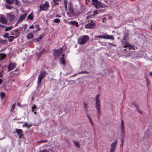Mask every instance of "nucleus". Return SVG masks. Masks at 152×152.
<instances>
[{
    "label": "nucleus",
    "mask_w": 152,
    "mask_h": 152,
    "mask_svg": "<svg viewBox=\"0 0 152 152\" xmlns=\"http://www.w3.org/2000/svg\"><path fill=\"white\" fill-rule=\"evenodd\" d=\"M89 121L91 123V124L93 125V123L91 120V118L89 119Z\"/></svg>",
    "instance_id": "obj_41"
},
{
    "label": "nucleus",
    "mask_w": 152,
    "mask_h": 152,
    "mask_svg": "<svg viewBox=\"0 0 152 152\" xmlns=\"http://www.w3.org/2000/svg\"><path fill=\"white\" fill-rule=\"evenodd\" d=\"M87 117H88V119L89 118H91L90 116L88 114H87Z\"/></svg>",
    "instance_id": "obj_50"
},
{
    "label": "nucleus",
    "mask_w": 152,
    "mask_h": 152,
    "mask_svg": "<svg viewBox=\"0 0 152 152\" xmlns=\"http://www.w3.org/2000/svg\"><path fill=\"white\" fill-rule=\"evenodd\" d=\"M45 73V72L44 71L41 72L40 74L38 77L37 80V83L39 85L41 84L42 79L44 77Z\"/></svg>",
    "instance_id": "obj_5"
},
{
    "label": "nucleus",
    "mask_w": 152,
    "mask_h": 152,
    "mask_svg": "<svg viewBox=\"0 0 152 152\" xmlns=\"http://www.w3.org/2000/svg\"><path fill=\"white\" fill-rule=\"evenodd\" d=\"M53 22L54 23H59L60 22V20L56 18L53 20Z\"/></svg>",
    "instance_id": "obj_30"
},
{
    "label": "nucleus",
    "mask_w": 152,
    "mask_h": 152,
    "mask_svg": "<svg viewBox=\"0 0 152 152\" xmlns=\"http://www.w3.org/2000/svg\"><path fill=\"white\" fill-rule=\"evenodd\" d=\"M74 142L77 147L78 148L80 147L79 145L78 142L76 141H74Z\"/></svg>",
    "instance_id": "obj_33"
},
{
    "label": "nucleus",
    "mask_w": 152,
    "mask_h": 152,
    "mask_svg": "<svg viewBox=\"0 0 152 152\" xmlns=\"http://www.w3.org/2000/svg\"><path fill=\"white\" fill-rule=\"evenodd\" d=\"M2 75L1 73V72H0V77H2Z\"/></svg>",
    "instance_id": "obj_57"
},
{
    "label": "nucleus",
    "mask_w": 152,
    "mask_h": 152,
    "mask_svg": "<svg viewBox=\"0 0 152 152\" xmlns=\"http://www.w3.org/2000/svg\"><path fill=\"white\" fill-rule=\"evenodd\" d=\"M98 1L96 2L92 3V4L95 7L97 8H98Z\"/></svg>",
    "instance_id": "obj_31"
},
{
    "label": "nucleus",
    "mask_w": 152,
    "mask_h": 152,
    "mask_svg": "<svg viewBox=\"0 0 152 152\" xmlns=\"http://www.w3.org/2000/svg\"><path fill=\"white\" fill-rule=\"evenodd\" d=\"M32 99H33V97H32Z\"/></svg>",
    "instance_id": "obj_62"
},
{
    "label": "nucleus",
    "mask_w": 152,
    "mask_h": 152,
    "mask_svg": "<svg viewBox=\"0 0 152 152\" xmlns=\"http://www.w3.org/2000/svg\"><path fill=\"white\" fill-rule=\"evenodd\" d=\"M37 108L35 105L34 104L33 106L32 107V111L33 112H34V109H36Z\"/></svg>",
    "instance_id": "obj_37"
},
{
    "label": "nucleus",
    "mask_w": 152,
    "mask_h": 152,
    "mask_svg": "<svg viewBox=\"0 0 152 152\" xmlns=\"http://www.w3.org/2000/svg\"><path fill=\"white\" fill-rule=\"evenodd\" d=\"M0 95L1 99H2L5 97V94L4 93L2 92L0 93Z\"/></svg>",
    "instance_id": "obj_27"
},
{
    "label": "nucleus",
    "mask_w": 152,
    "mask_h": 152,
    "mask_svg": "<svg viewBox=\"0 0 152 152\" xmlns=\"http://www.w3.org/2000/svg\"><path fill=\"white\" fill-rule=\"evenodd\" d=\"M56 17L57 18H60V17L61 16L59 15H57Z\"/></svg>",
    "instance_id": "obj_49"
},
{
    "label": "nucleus",
    "mask_w": 152,
    "mask_h": 152,
    "mask_svg": "<svg viewBox=\"0 0 152 152\" xmlns=\"http://www.w3.org/2000/svg\"><path fill=\"white\" fill-rule=\"evenodd\" d=\"M64 54H63L61 58L60 59V61L62 64H63L65 65V63L64 61Z\"/></svg>",
    "instance_id": "obj_21"
},
{
    "label": "nucleus",
    "mask_w": 152,
    "mask_h": 152,
    "mask_svg": "<svg viewBox=\"0 0 152 152\" xmlns=\"http://www.w3.org/2000/svg\"><path fill=\"white\" fill-rule=\"evenodd\" d=\"M124 142H121V146H123V145Z\"/></svg>",
    "instance_id": "obj_55"
},
{
    "label": "nucleus",
    "mask_w": 152,
    "mask_h": 152,
    "mask_svg": "<svg viewBox=\"0 0 152 152\" xmlns=\"http://www.w3.org/2000/svg\"><path fill=\"white\" fill-rule=\"evenodd\" d=\"M69 10L70 13L72 15H73L74 14V11L71 6V3H70V5L69 6Z\"/></svg>",
    "instance_id": "obj_16"
},
{
    "label": "nucleus",
    "mask_w": 152,
    "mask_h": 152,
    "mask_svg": "<svg viewBox=\"0 0 152 152\" xmlns=\"http://www.w3.org/2000/svg\"><path fill=\"white\" fill-rule=\"evenodd\" d=\"M44 52V51L42 50L40 52H37V59H39L40 58L41 56Z\"/></svg>",
    "instance_id": "obj_18"
},
{
    "label": "nucleus",
    "mask_w": 152,
    "mask_h": 152,
    "mask_svg": "<svg viewBox=\"0 0 152 152\" xmlns=\"http://www.w3.org/2000/svg\"><path fill=\"white\" fill-rule=\"evenodd\" d=\"M128 39V35H125L124 38V40H126V41H127Z\"/></svg>",
    "instance_id": "obj_32"
},
{
    "label": "nucleus",
    "mask_w": 152,
    "mask_h": 152,
    "mask_svg": "<svg viewBox=\"0 0 152 152\" xmlns=\"http://www.w3.org/2000/svg\"><path fill=\"white\" fill-rule=\"evenodd\" d=\"M99 95H97L95 97V106L96 108L97 111V114L99 115L100 114V101L99 99Z\"/></svg>",
    "instance_id": "obj_1"
},
{
    "label": "nucleus",
    "mask_w": 152,
    "mask_h": 152,
    "mask_svg": "<svg viewBox=\"0 0 152 152\" xmlns=\"http://www.w3.org/2000/svg\"><path fill=\"white\" fill-rule=\"evenodd\" d=\"M9 34L8 33H6L4 34V37L5 38H7L8 37Z\"/></svg>",
    "instance_id": "obj_38"
},
{
    "label": "nucleus",
    "mask_w": 152,
    "mask_h": 152,
    "mask_svg": "<svg viewBox=\"0 0 152 152\" xmlns=\"http://www.w3.org/2000/svg\"><path fill=\"white\" fill-rule=\"evenodd\" d=\"M87 117H88V119L89 118H91L90 116L88 114H87Z\"/></svg>",
    "instance_id": "obj_51"
},
{
    "label": "nucleus",
    "mask_w": 152,
    "mask_h": 152,
    "mask_svg": "<svg viewBox=\"0 0 152 152\" xmlns=\"http://www.w3.org/2000/svg\"><path fill=\"white\" fill-rule=\"evenodd\" d=\"M98 11H95L94 12L95 13H96V14H97L98 13Z\"/></svg>",
    "instance_id": "obj_54"
},
{
    "label": "nucleus",
    "mask_w": 152,
    "mask_h": 152,
    "mask_svg": "<svg viewBox=\"0 0 152 152\" xmlns=\"http://www.w3.org/2000/svg\"><path fill=\"white\" fill-rule=\"evenodd\" d=\"M88 73L86 71H82V72H81L79 73V74H80L81 73Z\"/></svg>",
    "instance_id": "obj_43"
},
{
    "label": "nucleus",
    "mask_w": 152,
    "mask_h": 152,
    "mask_svg": "<svg viewBox=\"0 0 152 152\" xmlns=\"http://www.w3.org/2000/svg\"><path fill=\"white\" fill-rule=\"evenodd\" d=\"M13 27V26H10L9 27H6L5 29V31H7L11 30L12 29Z\"/></svg>",
    "instance_id": "obj_24"
},
{
    "label": "nucleus",
    "mask_w": 152,
    "mask_h": 152,
    "mask_svg": "<svg viewBox=\"0 0 152 152\" xmlns=\"http://www.w3.org/2000/svg\"><path fill=\"white\" fill-rule=\"evenodd\" d=\"M125 48H126V47H128L129 48H130L131 47V45H129V43H127L126 45L124 46Z\"/></svg>",
    "instance_id": "obj_34"
},
{
    "label": "nucleus",
    "mask_w": 152,
    "mask_h": 152,
    "mask_svg": "<svg viewBox=\"0 0 152 152\" xmlns=\"http://www.w3.org/2000/svg\"><path fill=\"white\" fill-rule=\"evenodd\" d=\"M63 51V49L61 48L59 49L55 50L54 52V55L55 56H58L61 54Z\"/></svg>",
    "instance_id": "obj_11"
},
{
    "label": "nucleus",
    "mask_w": 152,
    "mask_h": 152,
    "mask_svg": "<svg viewBox=\"0 0 152 152\" xmlns=\"http://www.w3.org/2000/svg\"><path fill=\"white\" fill-rule=\"evenodd\" d=\"M121 132L122 134L123 135V137H124V123L123 121H122L121 122Z\"/></svg>",
    "instance_id": "obj_10"
},
{
    "label": "nucleus",
    "mask_w": 152,
    "mask_h": 152,
    "mask_svg": "<svg viewBox=\"0 0 152 152\" xmlns=\"http://www.w3.org/2000/svg\"><path fill=\"white\" fill-rule=\"evenodd\" d=\"M6 56V54L4 53H0V61L4 59Z\"/></svg>",
    "instance_id": "obj_20"
},
{
    "label": "nucleus",
    "mask_w": 152,
    "mask_h": 152,
    "mask_svg": "<svg viewBox=\"0 0 152 152\" xmlns=\"http://www.w3.org/2000/svg\"><path fill=\"white\" fill-rule=\"evenodd\" d=\"M42 37H40L38 38H37L36 39V41L37 42H38L42 39Z\"/></svg>",
    "instance_id": "obj_35"
},
{
    "label": "nucleus",
    "mask_w": 152,
    "mask_h": 152,
    "mask_svg": "<svg viewBox=\"0 0 152 152\" xmlns=\"http://www.w3.org/2000/svg\"><path fill=\"white\" fill-rule=\"evenodd\" d=\"M98 8H104L105 7V5L103 3L98 1Z\"/></svg>",
    "instance_id": "obj_15"
},
{
    "label": "nucleus",
    "mask_w": 152,
    "mask_h": 152,
    "mask_svg": "<svg viewBox=\"0 0 152 152\" xmlns=\"http://www.w3.org/2000/svg\"><path fill=\"white\" fill-rule=\"evenodd\" d=\"M15 131L17 135L20 138L23 135V133L22 132V130L21 129H16Z\"/></svg>",
    "instance_id": "obj_12"
},
{
    "label": "nucleus",
    "mask_w": 152,
    "mask_h": 152,
    "mask_svg": "<svg viewBox=\"0 0 152 152\" xmlns=\"http://www.w3.org/2000/svg\"><path fill=\"white\" fill-rule=\"evenodd\" d=\"M99 38H103L106 39H110L112 40H114V37L112 35H106L103 36H96L94 37V39L97 40Z\"/></svg>",
    "instance_id": "obj_3"
},
{
    "label": "nucleus",
    "mask_w": 152,
    "mask_h": 152,
    "mask_svg": "<svg viewBox=\"0 0 152 152\" xmlns=\"http://www.w3.org/2000/svg\"><path fill=\"white\" fill-rule=\"evenodd\" d=\"M67 14H68V15H69V13H68Z\"/></svg>",
    "instance_id": "obj_61"
},
{
    "label": "nucleus",
    "mask_w": 152,
    "mask_h": 152,
    "mask_svg": "<svg viewBox=\"0 0 152 152\" xmlns=\"http://www.w3.org/2000/svg\"><path fill=\"white\" fill-rule=\"evenodd\" d=\"M106 20V18H103L102 20V22H104L105 21V20Z\"/></svg>",
    "instance_id": "obj_46"
},
{
    "label": "nucleus",
    "mask_w": 152,
    "mask_h": 152,
    "mask_svg": "<svg viewBox=\"0 0 152 152\" xmlns=\"http://www.w3.org/2000/svg\"><path fill=\"white\" fill-rule=\"evenodd\" d=\"M3 82V80L2 79H0V85Z\"/></svg>",
    "instance_id": "obj_48"
},
{
    "label": "nucleus",
    "mask_w": 152,
    "mask_h": 152,
    "mask_svg": "<svg viewBox=\"0 0 152 152\" xmlns=\"http://www.w3.org/2000/svg\"><path fill=\"white\" fill-rule=\"evenodd\" d=\"M26 14H24L21 15L18 21V22L20 23L22 21L23 19L26 17Z\"/></svg>",
    "instance_id": "obj_13"
},
{
    "label": "nucleus",
    "mask_w": 152,
    "mask_h": 152,
    "mask_svg": "<svg viewBox=\"0 0 152 152\" xmlns=\"http://www.w3.org/2000/svg\"><path fill=\"white\" fill-rule=\"evenodd\" d=\"M117 142V141L115 140L113 143L111 144L110 152H114V151L116 147Z\"/></svg>",
    "instance_id": "obj_6"
},
{
    "label": "nucleus",
    "mask_w": 152,
    "mask_h": 152,
    "mask_svg": "<svg viewBox=\"0 0 152 152\" xmlns=\"http://www.w3.org/2000/svg\"><path fill=\"white\" fill-rule=\"evenodd\" d=\"M49 7L48 3L47 2H45V3L40 5L39 6V9L41 11L47 10Z\"/></svg>",
    "instance_id": "obj_4"
},
{
    "label": "nucleus",
    "mask_w": 152,
    "mask_h": 152,
    "mask_svg": "<svg viewBox=\"0 0 152 152\" xmlns=\"http://www.w3.org/2000/svg\"><path fill=\"white\" fill-rule=\"evenodd\" d=\"M0 20L1 23L4 24H6L7 22V19L4 17H1Z\"/></svg>",
    "instance_id": "obj_14"
},
{
    "label": "nucleus",
    "mask_w": 152,
    "mask_h": 152,
    "mask_svg": "<svg viewBox=\"0 0 152 152\" xmlns=\"http://www.w3.org/2000/svg\"><path fill=\"white\" fill-rule=\"evenodd\" d=\"M42 152H49V151L46 149H44L42 151Z\"/></svg>",
    "instance_id": "obj_42"
},
{
    "label": "nucleus",
    "mask_w": 152,
    "mask_h": 152,
    "mask_svg": "<svg viewBox=\"0 0 152 152\" xmlns=\"http://www.w3.org/2000/svg\"><path fill=\"white\" fill-rule=\"evenodd\" d=\"M95 26L96 23H95L91 24L89 23L85 25V28H86L93 29Z\"/></svg>",
    "instance_id": "obj_8"
},
{
    "label": "nucleus",
    "mask_w": 152,
    "mask_h": 152,
    "mask_svg": "<svg viewBox=\"0 0 152 152\" xmlns=\"http://www.w3.org/2000/svg\"><path fill=\"white\" fill-rule=\"evenodd\" d=\"M34 114H37V113L36 112H34Z\"/></svg>",
    "instance_id": "obj_58"
},
{
    "label": "nucleus",
    "mask_w": 152,
    "mask_h": 152,
    "mask_svg": "<svg viewBox=\"0 0 152 152\" xmlns=\"http://www.w3.org/2000/svg\"><path fill=\"white\" fill-rule=\"evenodd\" d=\"M7 18L10 20H13L15 19V16L12 13H8L7 15Z\"/></svg>",
    "instance_id": "obj_7"
},
{
    "label": "nucleus",
    "mask_w": 152,
    "mask_h": 152,
    "mask_svg": "<svg viewBox=\"0 0 152 152\" xmlns=\"http://www.w3.org/2000/svg\"><path fill=\"white\" fill-rule=\"evenodd\" d=\"M92 1L93 2V3L94 2H96L97 1H98L97 0H92Z\"/></svg>",
    "instance_id": "obj_47"
},
{
    "label": "nucleus",
    "mask_w": 152,
    "mask_h": 152,
    "mask_svg": "<svg viewBox=\"0 0 152 152\" xmlns=\"http://www.w3.org/2000/svg\"><path fill=\"white\" fill-rule=\"evenodd\" d=\"M32 126L31 124H28L26 123L24 124H23V127H26L27 128L30 127Z\"/></svg>",
    "instance_id": "obj_22"
},
{
    "label": "nucleus",
    "mask_w": 152,
    "mask_h": 152,
    "mask_svg": "<svg viewBox=\"0 0 152 152\" xmlns=\"http://www.w3.org/2000/svg\"><path fill=\"white\" fill-rule=\"evenodd\" d=\"M0 42L2 43H4L5 42V41L2 40V39H0Z\"/></svg>",
    "instance_id": "obj_39"
},
{
    "label": "nucleus",
    "mask_w": 152,
    "mask_h": 152,
    "mask_svg": "<svg viewBox=\"0 0 152 152\" xmlns=\"http://www.w3.org/2000/svg\"><path fill=\"white\" fill-rule=\"evenodd\" d=\"M64 6L65 10H66L67 9V1L66 0H64Z\"/></svg>",
    "instance_id": "obj_23"
},
{
    "label": "nucleus",
    "mask_w": 152,
    "mask_h": 152,
    "mask_svg": "<svg viewBox=\"0 0 152 152\" xmlns=\"http://www.w3.org/2000/svg\"><path fill=\"white\" fill-rule=\"evenodd\" d=\"M69 24L71 25H73L77 27L78 26V23L75 21H72L69 22Z\"/></svg>",
    "instance_id": "obj_17"
},
{
    "label": "nucleus",
    "mask_w": 152,
    "mask_h": 152,
    "mask_svg": "<svg viewBox=\"0 0 152 152\" xmlns=\"http://www.w3.org/2000/svg\"><path fill=\"white\" fill-rule=\"evenodd\" d=\"M84 107L85 109H86V104L85 103H84Z\"/></svg>",
    "instance_id": "obj_53"
},
{
    "label": "nucleus",
    "mask_w": 152,
    "mask_h": 152,
    "mask_svg": "<svg viewBox=\"0 0 152 152\" xmlns=\"http://www.w3.org/2000/svg\"><path fill=\"white\" fill-rule=\"evenodd\" d=\"M61 0H53V1L55 4L58 5V2L60 1Z\"/></svg>",
    "instance_id": "obj_28"
},
{
    "label": "nucleus",
    "mask_w": 152,
    "mask_h": 152,
    "mask_svg": "<svg viewBox=\"0 0 152 152\" xmlns=\"http://www.w3.org/2000/svg\"><path fill=\"white\" fill-rule=\"evenodd\" d=\"M29 28L30 29H33L34 28V26L33 25L31 26Z\"/></svg>",
    "instance_id": "obj_45"
},
{
    "label": "nucleus",
    "mask_w": 152,
    "mask_h": 152,
    "mask_svg": "<svg viewBox=\"0 0 152 152\" xmlns=\"http://www.w3.org/2000/svg\"><path fill=\"white\" fill-rule=\"evenodd\" d=\"M149 75H150L152 76V72H151L150 73Z\"/></svg>",
    "instance_id": "obj_56"
},
{
    "label": "nucleus",
    "mask_w": 152,
    "mask_h": 152,
    "mask_svg": "<svg viewBox=\"0 0 152 152\" xmlns=\"http://www.w3.org/2000/svg\"><path fill=\"white\" fill-rule=\"evenodd\" d=\"M28 17L29 19L31 20H32L33 18V17L32 14V13L29 15L28 16Z\"/></svg>",
    "instance_id": "obj_26"
},
{
    "label": "nucleus",
    "mask_w": 152,
    "mask_h": 152,
    "mask_svg": "<svg viewBox=\"0 0 152 152\" xmlns=\"http://www.w3.org/2000/svg\"><path fill=\"white\" fill-rule=\"evenodd\" d=\"M14 37L13 36H10L8 37L9 41L11 42L14 39Z\"/></svg>",
    "instance_id": "obj_25"
},
{
    "label": "nucleus",
    "mask_w": 152,
    "mask_h": 152,
    "mask_svg": "<svg viewBox=\"0 0 152 152\" xmlns=\"http://www.w3.org/2000/svg\"><path fill=\"white\" fill-rule=\"evenodd\" d=\"M6 2L9 4H12L13 2V0H6Z\"/></svg>",
    "instance_id": "obj_29"
},
{
    "label": "nucleus",
    "mask_w": 152,
    "mask_h": 152,
    "mask_svg": "<svg viewBox=\"0 0 152 152\" xmlns=\"http://www.w3.org/2000/svg\"><path fill=\"white\" fill-rule=\"evenodd\" d=\"M15 106L14 104L12 105L11 108V111H12L15 108Z\"/></svg>",
    "instance_id": "obj_40"
},
{
    "label": "nucleus",
    "mask_w": 152,
    "mask_h": 152,
    "mask_svg": "<svg viewBox=\"0 0 152 152\" xmlns=\"http://www.w3.org/2000/svg\"><path fill=\"white\" fill-rule=\"evenodd\" d=\"M124 142V139L123 138H122L121 139V142Z\"/></svg>",
    "instance_id": "obj_52"
},
{
    "label": "nucleus",
    "mask_w": 152,
    "mask_h": 152,
    "mask_svg": "<svg viewBox=\"0 0 152 152\" xmlns=\"http://www.w3.org/2000/svg\"><path fill=\"white\" fill-rule=\"evenodd\" d=\"M33 37L34 35L32 33H28L27 36V38L28 39H30Z\"/></svg>",
    "instance_id": "obj_19"
},
{
    "label": "nucleus",
    "mask_w": 152,
    "mask_h": 152,
    "mask_svg": "<svg viewBox=\"0 0 152 152\" xmlns=\"http://www.w3.org/2000/svg\"><path fill=\"white\" fill-rule=\"evenodd\" d=\"M5 6L7 9H11L12 8L11 6L9 5H6Z\"/></svg>",
    "instance_id": "obj_36"
},
{
    "label": "nucleus",
    "mask_w": 152,
    "mask_h": 152,
    "mask_svg": "<svg viewBox=\"0 0 152 152\" xmlns=\"http://www.w3.org/2000/svg\"><path fill=\"white\" fill-rule=\"evenodd\" d=\"M151 29L152 30V25L151 26Z\"/></svg>",
    "instance_id": "obj_60"
},
{
    "label": "nucleus",
    "mask_w": 152,
    "mask_h": 152,
    "mask_svg": "<svg viewBox=\"0 0 152 152\" xmlns=\"http://www.w3.org/2000/svg\"><path fill=\"white\" fill-rule=\"evenodd\" d=\"M47 141V140H41V141H39V142H38L39 143H41V142H45Z\"/></svg>",
    "instance_id": "obj_44"
},
{
    "label": "nucleus",
    "mask_w": 152,
    "mask_h": 152,
    "mask_svg": "<svg viewBox=\"0 0 152 152\" xmlns=\"http://www.w3.org/2000/svg\"><path fill=\"white\" fill-rule=\"evenodd\" d=\"M15 64L14 63H10L8 67V71H10L12 70L13 69H14L15 67Z\"/></svg>",
    "instance_id": "obj_9"
},
{
    "label": "nucleus",
    "mask_w": 152,
    "mask_h": 152,
    "mask_svg": "<svg viewBox=\"0 0 152 152\" xmlns=\"http://www.w3.org/2000/svg\"><path fill=\"white\" fill-rule=\"evenodd\" d=\"M89 37L87 35H83L80 37L78 40V43L80 45L86 43L89 40Z\"/></svg>",
    "instance_id": "obj_2"
},
{
    "label": "nucleus",
    "mask_w": 152,
    "mask_h": 152,
    "mask_svg": "<svg viewBox=\"0 0 152 152\" xmlns=\"http://www.w3.org/2000/svg\"><path fill=\"white\" fill-rule=\"evenodd\" d=\"M139 112L140 113V114H142V112H141L140 111H139Z\"/></svg>",
    "instance_id": "obj_59"
}]
</instances>
